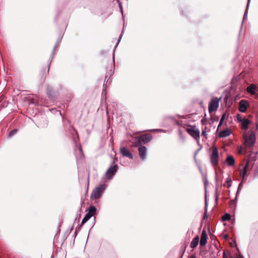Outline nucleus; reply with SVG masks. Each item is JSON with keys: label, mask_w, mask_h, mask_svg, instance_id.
<instances>
[{"label": "nucleus", "mask_w": 258, "mask_h": 258, "mask_svg": "<svg viewBox=\"0 0 258 258\" xmlns=\"http://www.w3.org/2000/svg\"><path fill=\"white\" fill-rule=\"evenodd\" d=\"M118 170L117 165L110 166L106 171L105 176L108 179H111L115 174Z\"/></svg>", "instance_id": "nucleus-7"}, {"label": "nucleus", "mask_w": 258, "mask_h": 258, "mask_svg": "<svg viewBox=\"0 0 258 258\" xmlns=\"http://www.w3.org/2000/svg\"><path fill=\"white\" fill-rule=\"evenodd\" d=\"M205 213L203 216V219H206L208 218V210L204 209Z\"/></svg>", "instance_id": "nucleus-26"}, {"label": "nucleus", "mask_w": 258, "mask_h": 258, "mask_svg": "<svg viewBox=\"0 0 258 258\" xmlns=\"http://www.w3.org/2000/svg\"><path fill=\"white\" fill-rule=\"evenodd\" d=\"M225 237H226V238H227V237H228V235H226V236H225Z\"/></svg>", "instance_id": "nucleus-46"}, {"label": "nucleus", "mask_w": 258, "mask_h": 258, "mask_svg": "<svg viewBox=\"0 0 258 258\" xmlns=\"http://www.w3.org/2000/svg\"><path fill=\"white\" fill-rule=\"evenodd\" d=\"M236 200H237V196H236L235 199L232 200L230 201V204L231 205L235 204Z\"/></svg>", "instance_id": "nucleus-32"}, {"label": "nucleus", "mask_w": 258, "mask_h": 258, "mask_svg": "<svg viewBox=\"0 0 258 258\" xmlns=\"http://www.w3.org/2000/svg\"><path fill=\"white\" fill-rule=\"evenodd\" d=\"M106 188V185L104 184H100L96 187L92 191L91 198L92 199H97L101 197L103 192Z\"/></svg>", "instance_id": "nucleus-2"}, {"label": "nucleus", "mask_w": 258, "mask_h": 258, "mask_svg": "<svg viewBox=\"0 0 258 258\" xmlns=\"http://www.w3.org/2000/svg\"><path fill=\"white\" fill-rule=\"evenodd\" d=\"M187 132L190 135H191L197 141H198L199 140V139L200 138V132L199 130L196 129L193 127H190V128H188L187 129Z\"/></svg>", "instance_id": "nucleus-8"}, {"label": "nucleus", "mask_w": 258, "mask_h": 258, "mask_svg": "<svg viewBox=\"0 0 258 258\" xmlns=\"http://www.w3.org/2000/svg\"><path fill=\"white\" fill-rule=\"evenodd\" d=\"M250 2V0H247V3L246 9H245V12H244V16H243V20H244L247 17ZM243 23V21H242V24H241V29L242 27Z\"/></svg>", "instance_id": "nucleus-18"}, {"label": "nucleus", "mask_w": 258, "mask_h": 258, "mask_svg": "<svg viewBox=\"0 0 258 258\" xmlns=\"http://www.w3.org/2000/svg\"><path fill=\"white\" fill-rule=\"evenodd\" d=\"M208 180L207 179H206L205 181H204V185H205V186L206 187V185L207 184H208Z\"/></svg>", "instance_id": "nucleus-37"}, {"label": "nucleus", "mask_w": 258, "mask_h": 258, "mask_svg": "<svg viewBox=\"0 0 258 258\" xmlns=\"http://www.w3.org/2000/svg\"><path fill=\"white\" fill-rule=\"evenodd\" d=\"M139 153L140 157L142 160H144L146 158L147 155V148L146 147L143 146H139Z\"/></svg>", "instance_id": "nucleus-10"}, {"label": "nucleus", "mask_w": 258, "mask_h": 258, "mask_svg": "<svg viewBox=\"0 0 258 258\" xmlns=\"http://www.w3.org/2000/svg\"><path fill=\"white\" fill-rule=\"evenodd\" d=\"M220 122V123H221L222 124H223V121H222V120H220V122Z\"/></svg>", "instance_id": "nucleus-45"}, {"label": "nucleus", "mask_w": 258, "mask_h": 258, "mask_svg": "<svg viewBox=\"0 0 258 258\" xmlns=\"http://www.w3.org/2000/svg\"><path fill=\"white\" fill-rule=\"evenodd\" d=\"M224 118L221 117L220 120L224 121Z\"/></svg>", "instance_id": "nucleus-44"}, {"label": "nucleus", "mask_w": 258, "mask_h": 258, "mask_svg": "<svg viewBox=\"0 0 258 258\" xmlns=\"http://www.w3.org/2000/svg\"><path fill=\"white\" fill-rule=\"evenodd\" d=\"M152 136L150 134H147L140 136L136 138L134 142V146L137 147L139 146H142V144L148 143L152 139Z\"/></svg>", "instance_id": "nucleus-1"}, {"label": "nucleus", "mask_w": 258, "mask_h": 258, "mask_svg": "<svg viewBox=\"0 0 258 258\" xmlns=\"http://www.w3.org/2000/svg\"><path fill=\"white\" fill-rule=\"evenodd\" d=\"M226 182L228 184V187H229L231 186L232 180L230 178L228 177L226 179Z\"/></svg>", "instance_id": "nucleus-24"}, {"label": "nucleus", "mask_w": 258, "mask_h": 258, "mask_svg": "<svg viewBox=\"0 0 258 258\" xmlns=\"http://www.w3.org/2000/svg\"><path fill=\"white\" fill-rule=\"evenodd\" d=\"M56 47V46L55 45V46L54 47V48H53V52H52V53L51 54V58H52L53 55V53H54V51H55V49Z\"/></svg>", "instance_id": "nucleus-36"}, {"label": "nucleus", "mask_w": 258, "mask_h": 258, "mask_svg": "<svg viewBox=\"0 0 258 258\" xmlns=\"http://www.w3.org/2000/svg\"><path fill=\"white\" fill-rule=\"evenodd\" d=\"M255 142V135L251 132L248 136L245 137L244 145L247 147H251Z\"/></svg>", "instance_id": "nucleus-3"}, {"label": "nucleus", "mask_w": 258, "mask_h": 258, "mask_svg": "<svg viewBox=\"0 0 258 258\" xmlns=\"http://www.w3.org/2000/svg\"><path fill=\"white\" fill-rule=\"evenodd\" d=\"M247 170L246 169H243V170L241 171L240 175L241 176H245L247 174Z\"/></svg>", "instance_id": "nucleus-22"}, {"label": "nucleus", "mask_w": 258, "mask_h": 258, "mask_svg": "<svg viewBox=\"0 0 258 258\" xmlns=\"http://www.w3.org/2000/svg\"><path fill=\"white\" fill-rule=\"evenodd\" d=\"M253 177L258 178V166L255 169L254 173L253 174Z\"/></svg>", "instance_id": "nucleus-25"}, {"label": "nucleus", "mask_w": 258, "mask_h": 258, "mask_svg": "<svg viewBox=\"0 0 258 258\" xmlns=\"http://www.w3.org/2000/svg\"><path fill=\"white\" fill-rule=\"evenodd\" d=\"M17 129H15L11 131L9 134V137L11 138L14 136L17 133Z\"/></svg>", "instance_id": "nucleus-21"}, {"label": "nucleus", "mask_w": 258, "mask_h": 258, "mask_svg": "<svg viewBox=\"0 0 258 258\" xmlns=\"http://www.w3.org/2000/svg\"><path fill=\"white\" fill-rule=\"evenodd\" d=\"M120 152L123 156L128 157L131 159H133V156L132 154L126 148H120Z\"/></svg>", "instance_id": "nucleus-13"}, {"label": "nucleus", "mask_w": 258, "mask_h": 258, "mask_svg": "<svg viewBox=\"0 0 258 258\" xmlns=\"http://www.w3.org/2000/svg\"><path fill=\"white\" fill-rule=\"evenodd\" d=\"M96 211V209L94 206L90 207L88 209V212L85 215L82 221L81 225L86 223L95 214Z\"/></svg>", "instance_id": "nucleus-5"}, {"label": "nucleus", "mask_w": 258, "mask_h": 258, "mask_svg": "<svg viewBox=\"0 0 258 258\" xmlns=\"http://www.w3.org/2000/svg\"><path fill=\"white\" fill-rule=\"evenodd\" d=\"M190 258H197V257H196L195 255H192L191 256V257Z\"/></svg>", "instance_id": "nucleus-43"}, {"label": "nucleus", "mask_w": 258, "mask_h": 258, "mask_svg": "<svg viewBox=\"0 0 258 258\" xmlns=\"http://www.w3.org/2000/svg\"><path fill=\"white\" fill-rule=\"evenodd\" d=\"M207 242V235L206 230H203L201 235V239L200 241V244L201 246H205Z\"/></svg>", "instance_id": "nucleus-12"}, {"label": "nucleus", "mask_w": 258, "mask_h": 258, "mask_svg": "<svg viewBox=\"0 0 258 258\" xmlns=\"http://www.w3.org/2000/svg\"><path fill=\"white\" fill-rule=\"evenodd\" d=\"M79 151L80 152V154H81V157H83L84 155H83V150H82V148L81 146H79Z\"/></svg>", "instance_id": "nucleus-33"}, {"label": "nucleus", "mask_w": 258, "mask_h": 258, "mask_svg": "<svg viewBox=\"0 0 258 258\" xmlns=\"http://www.w3.org/2000/svg\"><path fill=\"white\" fill-rule=\"evenodd\" d=\"M226 162L229 166H232L235 164V160L232 156L229 155L227 157Z\"/></svg>", "instance_id": "nucleus-15"}, {"label": "nucleus", "mask_w": 258, "mask_h": 258, "mask_svg": "<svg viewBox=\"0 0 258 258\" xmlns=\"http://www.w3.org/2000/svg\"><path fill=\"white\" fill-rule=\"evenodd\" d=\"M231 134V131L229 129L224 130L222 131L219 133V136L221 138L228 137Z\"/></svg>", "instance_id": "nucleus-17"}, {"label": "nucleus", "mask_w": 258, "mask_h": 258, "mask_svg": "<svg viewBox=\"0 0 258 258\" xmlns=\"http://www.w3.org/2000/svg\"><path fill=\"white\" fill-rule=\"evenodd\" d=\"M247 91L252 95H255L258 96V89L254 84L250 85L247 88Z\"/></svg>", "instance_id": "nucleus-11"}, {"label": "nucleus", "mask_w": 258, "mask_h": 258, "mask_svg": "<svg viewBox=\"0 0 258 258\" xmlns=\"http://www.w3.org/2000/svg\"><path fill=\"white\" fill-rule=\"evenodd\" d=\"M231 219V215L229 213H225L222 217L223 221H229Z\"/></svg>", "instance_id": "nucleus-19"}, {"label": "nucleus", "mask_w": 258, "mask_h": 258, "mask_svg": "<svg viewBox=\"0 0 258 258\" xmlns=\"http://www.w3.org/2000/svg\"><path fill=\"white\" fill-rule=\"evenodd\" d=\"M225 116H226V113H225L223 114L221 117L225 119Z\"/></svg>", "instance_id": "nucleus-40"}, {"label": "nucleus", "mask_w": 258, "mask_h": 258, "mask_svg": "<svg viewBox=\"0 0 258 258\" xmlns=\"http://www.w3.org/2000/svg\"><path fill=\"white\" fill-rule=\"evenodd\" d=\"M237 120L239 122H241V120L243 119L242 118V116L240 114H238L237 115Z\"/></svg>", "instance_id": "nucleus-30"}, {"label": "nucleus", "mask_w": 258, "mask_h": 258, "mask_svg": "<svg viewBox=\"0 0 258 258\" xmlns=\"http://www.w3.org/2000/svg\"><path fill=\"white\" fill-rule=\"evenodd\" d=\"M241 128L243 130H247L248 128V125L250 124V122L249 119L247 118H243L241 121Z\"/></svg>", "instance_id": "nucleus-14"}, {"label": "nucleus", "mask_w": 258, "mask_h": 258, "mask_svg": "<svg viewBox=\"0 0 258 258\" xmlns=\"http://www.w3.org/2000/svg\"><path fill=\"white\" fill-rule=\"evenodd\" d=\"M219 159V153L218 148L214 147L212 150V153L211 155L210 160L213 166H216L218 165Z\"/></svg>", "instance_id": "nucleus-4"}, {"label": "nucleus", "mask_w": 258, "mask_h": 258, "mask_svg": "<svg viewBox=\"0 0 258 258\" xmlns=\"http://www.w3.org/2000/svg\"><path fill=\"white\" fill-rule=\"evenodd\" d=\"M150 132H164V131L162 129H153L150 130Z\"/></svg>", "instance_id": "nucleus-28"}, {"label": "nucleus", "mask_w": 258, "mask_h": 258, "mask_svg": "<svg viewBox=\"0 0 258 258\" xmlns=\"http://www.w3.org/2000/svg\"><path fill=\"white\" fill-rule=\"evenodd\" d=\"M248 167H249V162L247 161L246 164L244 166L243 168L244 169H246V170H248Z\"/></svg>", "instance_id": "nucleus-34"}, {"label": "nucleus", "mask_w": 258, "mask_h": 258, "mask_svg": "<svg viewBox=\"0 0 258 258\" xmlns=\"http://www.w3.org/2000/svg\"><path fill=\"white\" fill-rule=\"evenodd\" d=\"M248 106V103L246 100H241L239 102V110L242 113L245 112Z\"/></svg>", "instance_id": "nucleus-9"}, {"label": "nucleus", "mask_w": 258, "mask_h": 258, "mask_svg": "<svg viewBox=\"0 0 258 258\" xmlns=\"http://www.w3.org/2000/svg\"><path fill=\"white\" fill-rule=\"evenodd\" d=\"M219 99L217 98H213L210 102L209 104V112L212 113V112L216 111L219 107Z\"/></svg>", "instance_id": "nucleus-6"}, {"label": "nucleus", "mask_w": 258, "mask_h": 258, "mask_svg": "<svg viewBox=\"0 0 258 258\" xmlns=\"http://www.w3.org/2000/svg\"><path fill=\"white\" fill-rule=\"evenodd\" d=\"M199 237L198 236H197L195 237H194L190 242V247H191L192 248L196 247L199 243Z\"/></svg>", "instance_id": "nucleus-16"}, {"label": "nucleus", "mask_w": 258, "mask_h": 258, "mask_svg": "<svg viewBox=\"0 0 258 258\" xmlns=\"http://www.w3.org/2000/svg\"><path fill=\"white\" fill-rule=\"evenodd\" d=\"M222 125V124L221 123H219V124H218V128H219L220 126H221V125Z\"/></svg>", "instance_id": "nucleus-42"}, {"label": "nucleus", "mask_w": 258, "mask_h": 258, "mask_svg": "<svg viewBox=\"0 0 258 258\" xmlns=\"http://www.w3.org/2000/svg\"><path fill=\"white\" fill-rule=\"evenodd\" d=\"M243 184H244V183H243V181L242 182H240L239 183V184L238 185V186L237 190V192H236V196H237L238 194L239 193L240 190L242 188V187L243 186Z\"/></svg>", "instance_id": "nucleus-20"}, {"label": "nucleus", "mask_w": 258, "mask_h": 258, "mask_svg": "<svg viewBox=\"0 0 258 258\" xmlns=\"http://www.w3.org/2000/svg\"><path fill=\"white\" fill-rule=\"evenodd\" d=\"M116 1L118 4L120 12L122 13V15H123V8H122L121 3L119 0H116Z\"/></svg>", "instance_id": "nucleus-23"}, {"label": "nucleus", "mask_w": 258, "mask_h": 258, "mask_svg": "<svg viewBox=\"0 0 258 258\" xmlns=\"http://www.w3.org/2000/svg\"><path fill=\"white\" fill-rule=\"evenodd\" d=\"M208 207V203H207V196L206 195H205V209H207Z\"/></svg>", "instance_id": "nucleus-31"}, {"label": "nucleus", "mask_w": 258, "mask_h": 258, "mask_svg": "<svg viewBox=\"0 0 258 258\" xmlns=\"http://www.w3.org/2000/svg\"><path fill=\"white\" fill-rule=\"evenodd\" d=\"M121 37H122V34H121V35H120V36H119V39H118V42H117V44H118V43H119V42L120 41V39H121Z\"/></svg>", "instance_id": "nucleus-38"}, {"label": "nucleus", "mask_w": 258, "mask_h": 258, "mask_svg": "<svg viewBox=\"0 0 258 258\" xmlns=\"http://www.w3.org/2000/svg\"><path fill=\"white\" fill-rule=\"evenodd\" d=\"M218 190L217 188L216 189V192H215V201L216 202H218Z\"/></svg>", "instance_id": "nucleus-29"}, {"label": "nucleus", "mask_w": 258, "mask_h": 258, "mask_svg": "<svg viewBox=\"0 0 258 258\" xmlns=\"http://www.w3.org/2000/svg\"><path fill=\"white\" fill-rule=\"evenodd\" d=\"M107 112H108L109 111H110V109L109 108V107L107 106L106 108Z\"/></svg>", "instance_id": "nucleus-39"}, {"label": "nucleus", "mask_w": 258, "mask_h": 258, "mask_svg": "<svg viewBox=\"0 0 258 258\" xmlns=\"http://www.w3.org/2000/svg\"><path fill=\"white\" fill-rule=\"evenodd\" d=\"M241 177H242V179H241V182L243 181V183H244V182H245L246 179L245 178V176H241Z\"/></svg>", "instance_id": "nucleus-35"}, {"label": "nucleus", "mask_w": 258, "mask_h": 258, "mask_svg": "<svg viewBox=\"0 0 258 258\" xmlns=\"http://www.w3.org/2000/svg\"><path fill=\"white\" fill-rule=\"evenodd\" d=\"M201 135H202V136H203L206 138L207 133L206 131V127H205L204 130H202Z\"/></svg>", "instance_id": "nucleus-27"}, {"label": "nucleus", "mask_w": 258, "mask_h": 258, "mask_svg": "<svg viewBox=\"0 0 258 258\" xmlns=\"http://www.w3.org/2000/svg\"><path fill=\"white\" fill-rule=\"evenodd\" d=\"M47 94H48V95L50 97H51V96H52V95H51V94L50 93V92H47Z\"/></svg>", "instance_id": "nucleus-41"}]
</instances>
